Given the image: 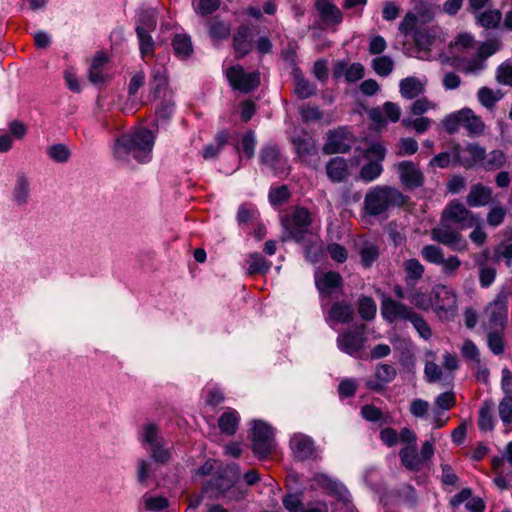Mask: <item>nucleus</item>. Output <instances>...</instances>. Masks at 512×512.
<instances>
[{
    "mask_svg": "<svg viewBox=\"0 0 512 512\" xmlns=\"http://www.w3.org/2000/svg\"><path fill=\"white\" fill-rule=\"evenodd\" d=\"M402 464L411 471H418L422 461L417 453L416 446L408 445L400 450L399 453Z\"/></svg>",
    "mask_w": 512,
    "mask_h": 512,
    "instance_id": "c9c22d12",
    "label": "nucleus"
},
{
    "mask_svg": "<svg viewBox=\"0 0 512 512\" xmlns=\"http://www.w3.org/2000/svg\"><path fill=\"white\" fill-rule=\"evenodd\" d=\"M329 318L338 323H349L353 320V307L344 301L335 302L329 310Z\"/></svg>",
    "mask_w": 512,
    "mask_h": 512,
    "instance_id": "72a5a7b5",
    "label": "nucleus"
},
{
    "mask_svg": "<svg viewBox=\"0 0 512 512\" xmlns=\"http://www.w3.org/2000/svg\"><path fill=\"white\" fill-rule=\"evenodd\" d=\"M343 282L342 276L335 271L317 274L315 276V284L321 294L331 295L335 289L341 287Z\"/></svg>",
    "mask_w": 512,
    "mask_h": 512,
    "instance_id": "412c9836",
    "label": "nucleus"
},
{
    "mask_svg": "<svg viewBox=\"0 0 512 512\" xmlns=\"http://www.w3.org/2000/svg\"><path fill=\"white\" fill-rule=\"evenodd\" d=\"M403 269L405 272V283L410 288H414L425 272V267L416 258L405 260L403 262Z\"/></svg>",
    "mask_w": 512,
    "mask_h": 512,
    "instance_id": "cd10ccee",
    "label": "nucleus"
},
{
    "mask_svg": "<svg viewBox=\"0 0 512 512\" xmlns=\"http://www.w3.org/2000/svg\"><path fill=\"white\" fill-rule=\"evenodd\" d=\"M396 167L400 180L407 189L413 190L424 184L422 171L412 161H402Z\"/></svg>",
    "mask_w": 512,
    "mask_h": 512,
    "instance_id": "2eb2a0df",
    "label": "nucleus"
},
{
    "mask_svg": "<svg viewBox=\"0 0 512 512\" xmlns=\"http://www.w3.org/2000/svg\"><path fill=\"white\" fill-rule=\"evenodd\" d=\"M149 86L150 97L153 100L172 96V93L168 90V70L165 66L155 65L152 68Z\"/></svg>",
    "mask_w": 512,
    "mask_h": 512,
    "instance_id": "f8f14e48",
    "label": "nucleus"
},
{
    "mask_svg": "<svg viewBox=\"0 0 512 512\" xmlns=\"http://www.w3.org/2000/svg\"><path fill=\"white\" fill-rule=\"evenodd\" d=\"M400 94L406 99H414L421 95L425 90V84L417 77L411 76L404 78L399 84Z\"/></svg>",
    "mask_w": 512,
    "mask_h": 512,
    "instance_id": "c756f323",
    "label": "nucleus"
},
{
    "mask_svg": "<svg viewBox=\"0 0 512 512\" xmlns=\"http://www.w3.org/2000/svg\"><path fill=\"white\" fill-rule=\"evenodd\" d=\"M202 396L205 403L215 407L224 401V392L216 383H207L202 390Z\"/></svg>",
    "mask_w": 512,
    "mask_h": 512,
    "instance_id": "ea45409f",
    "label": "nucleus"
},
{
    "mask_svg": "<svg viewBox=\"0 0 512 512\" xmlns=\"http://www.w3.org/2000/svg\"><path fill=\"white\" fill-rule=\"evenodd\" d=\"M478 215L467 209L464 204L452 201L441 214L443 221L448 223L457 224L459 229L463 230L466 228H472L477 222Z\"/></svg>",
    "mask_w": 512,
    "mask_h": 512,
    "instance_id": "0eeeda50",
    "label": "nucleus"
},
{
    "mask_svg": "<svg viewBox=\"0 0 512 512\" xmlns=\"http://www.w3.org/2000/svg\"><path fill=\"white\" fill-rule=\"evenodd\" d=\"M383 172L382 164L378 161L370 160L365 164L359 173V178L364 182H371L377 179Z\"/></svg>",
    "mask_w": 512,
    "mask_h": 512,
    "instance_id": "a18cd8bd",
    "label": "nucleus"
},
{
    "mask_svg": "<svg viewBox=\"0 0 512 512\" xmlns=\"http://www.w3.org/2000/svg\"><path fill=\"white\" fill-rule=\"evenodd\" d=\"M175 111V102L172 96L162 98L156 110V117L158 121H168Z\"/></svg>",
    "mask_w": 512,
    "mask_h": 512,
    "instance_id": "603ef678",
    "label": "nucleus"
},
{
    "mask_svg": "<svg viewBox=\"0 0 512 512\" xmlns=\"http://www.w3.org/2000/svg\"><path fill=\"white\" fill-rule=\"evenodd\" d=\"M274 428L264 421L258 420V459L266 458L276 452Z\"/></svg>",
    "mask_w": 512,
    "mask_h": 512,
    "instance_id": "4468645a",
    "label": "nucleus"
},
{
    "mask_svg": "<svg viewBox=\"0 0 512 512\" xmlns=\"http://www.w3.org/2000/svg\"><path fill=\"white\" fill-rule=\"evenodd\" d=\"M261 160L263 164L270 166L276 174H283L287 170L286 161L282 158L277 146L263 148Z\"/></svg>",
    "mask_w": 512,
    "mask_h": 512,
    "instance_id": "4be33fe9",
    "label": "nucleus"
},
{
    "mask_svg": "<svg viewBox=\"0 0 512 512\" xmlns=\"http://www.w3.org/2000/svg\"><path fill=\"white\" fill-rule=\"evenodd\" d=\"M420 254L426 262L435 265H439L445 257L443 249L437 245H425Z\"/></svg>",
    "mask_w": 512,
    "mask_h": 512,
    "instance_id": "de8ad7c7",
    "label": "nucleus"
},
{
    "mask_svg": "<svg viewBox=\"0 0 512 512\" xmlns=\"http://www.w3.org/2000/svg\"><path fill=\"white\" fill-rule=\"evenodd\" d=\"M355 139L346 127L328 130L322 152L326 155L343 154L351 150Z\"/></svg>",
    "mask_w": 512,
    "mask_h": 512,
    "instance_id": "423d86ee",
    "label": "nucleus"
},
{
    "mask_svg": "<svg viewBox=\"0 0 512 512\" xmlns=\"http://www.w3.org/2000/svg\"><path fill=\"white\" fill-rule=\"evenodd\" d=\"M151 459L160 465H166L172 459V452L166 446L165 439L147 449Z\"/></svg>",
    "mask_w": 512,
    "mask_h": 512,
    "instance_id": "a19ab883",
    "label": "nucleus"
},
{
    "mask_svg": "<svg viewBox=\"0 0 512 512\" xmlns=\"http://www.w3.org/2000/svg\"><path fill=\"white\" fill-rule=\"evenodd\" d=\"M506 163V155L501 150H493L489 153L488 159L484 163V168L488 171L497 170Z\"/></svg>",
    "mask_w": 512,
    "mask_h": 512,
    "instance_id": "680f3d73",
    "label": "nucleus"
},
{
    "mask_svg": "<svg viewBox=\"0 0 512 512\" xmlns=\"http://www.w3.org/2000/svg\"><path fill=\"white\" fill-rule=\"evenodd\" d=\"M155 134L147 128H137L129 133L120 135L113 145V155L116 159L140 164L151 161L155 143Z\"/></svg>",
    "mask_w": 512,
    "mask_h": 512,
    "instance_id": "f257e3e1",
    "label": "nucleus"
},
{
    "mask_svg": "<svg viewBox=\"0 0 512 512\" xmlns=\"http://www.w3.org/2000/svg\"><path fill=\"white\" fill-rule=\"evenodd\" d=\"M143 502L145 508L152 512H160L166 509L169 505L168 499L164 496H149L145 494L143 496Z\"/></svg>",
    "mask_w": 512,
    "mask_h": 512,
    "instance_id": "13d9d810",
    "label": "nucleus"
},
{
    "mask_svg": "<svg viewBox=\"0 0 512 512\" xmlns=\"http://www.w3.org/2000/svg\"><path fill=\"white\" fill-rule=\"evenodd\" d=\"M509 292L501 290L490 303L485 313L488 316L489 324L493 327L503 328L507 322V301Z\"/></svg>",
    "mask_w": 512,
    "mask_h": 512,
    "instance_id": "9d476101",
    "label": "nucleus"
},
{
    "mask_svg": "<svg viewBox=\"0 0 512 512\" xmlns=\"http://www.w3.org/2000/svg\"><path fill=\"white\" fill-rule=\"evenodd\" d=\"M507 215V209L499 204L491 207L489 212L487 213L486 221L491 227L500 226Z\"/></svg>",
    "mask_w": 512,
    "mask_h": 512,
    "instance_id": "4d7b16f0",
    "label": "nucleus"
},
{
    "mask_svg": "<svg viewBox=\"0 0 512 512\" xmlns=\"http://www.w3.org/2000/svg\"><path fill=\"white\" fill-rule=\"evenodd\" d=\"M293 143L297 154L302 158L317 153L316 146L311 138H294Z\"/></svg>",
    "mask_w": 512,
    "mask_h": 512,
    "instance_id": "864d4df0",
    "label": "nucleus"
},
{
    "mask_svg": "<svg viewBox=\"0 0 512 512\" xmlns=\"http://www.w3.org/2000/svg\"><path fill=\"white\" fill-rule=\"evenodd\" d=\"M479 102L487 109L492 110L496 103L502 99L503 93L500 90H492L489 87H482L478 90Z\"/></svg>",
    "mask_w": 512,
    "mask_h": 512,
    "instance_id": "37998d69",
    "label": "nucleus"
},
{
    "mask_svg": "<svg viewBox=\"0 0 512 512\" xmlns=\"http://www.w3.org/2000/svg\"><path fill=\"white\" fill-rule=\"evenodd\" d=\"M476 21L479 25L486 29H495L498 28L501 19L502 13L498 9H490L481 13H477Z\"/></svg>",
    "mask_w": 512,
    "mask_h": 512,
    "instance_id": "58836bf2",
    "label": "nucleus"
},
{
    "mask_svg": "<svg viewBox=\"0 0 512 512\" xmlns=\"http://www.w3.org/2000/svg\"><path fill=\"white\" fill-rule=\"evenodd\" d=\"M46 153L56 163H66L71 157V150L62 143L53 144L47 147Z\"/></svg>",
    "mask_w": 512,
    "mask_h": 512,
    "instance_id": "c03bdc74",
    "label": "nucleus"
},
{
    "mask_svg": "<svg viewBox=\"0 0 512 512\" xmlns=\"http://www.w3.org/2000/svg\"><path fill=\"white\" fill-rule=\"evenodd\" d=\"M456 404V397L454 392L447 391L438 395L435 399V410L436 415H440V410L447 411Z\"/></svg>",
    "mask_w": 512,
    "mask_h": 512,
    "instance_id": "5fc2aeb1",
    "label": "nucleus"
},
{
    "mask_svg": "<svg viewBox=\"0 0 512 512\" xmlns=\"http://www.w3.org/2000/svg\"><path fill=\"white\" fill-rule=\"evenodd\" d=\"M138 440L141 445L148 449L164 440L159 427L152 422L144 423L138 431Z\"/></svg>",
    "mask_w": 512,
    "mask_h": 512,
    "instance_id": "393cba45",
    "label": "nucleus"
},
{
    "mask_svg": "<svg viewBox=\"0 0 512 512\" xmlns=\"http://www.w3.org/2000/svg\"><path fill=\"white\" fill-rule=\"evenodd\" d=\"M254 131L248 130L247 132L237 135L233 139V145L237 153L245 156L247 159H252L254 155Z\"/></svg>",
    "mask_w": 512,
    "mask_h": 512,
    "instance_id": "7c9ffc66",
    "label": "nucleus"
},
{
    "mask_svg": "<svg viewBox=\"0 0 512 512\" xmlns=\"http://www.w3.org/2000/svg\"><path fill=\"white\" fill-rule=\"evenodd\" d=\"M315 481L336 495L343 496L347 492L342 483L333 480L326 474H317L315 476Z\"/></svg>",
    "mask_w": 512,
    "mask_h": 512,
    "instance_id": "8fccbe9b",
    "label": "nucleus"
},
{
    "mask_svg": "<svg viewBox=\"0 0 512 512\" xmlns=\"http://www.w3.org/2000/svg\"><path fill=\"white\" fill-rule=\"evenodd\" d=\"M208 35L213 43L228 39L231 33L230 25L217 17L207 22Z\"/></svg>",
    "mask_w": 512,
    "mask_h": 512,
    "instance_id": "473e14b6",
    "label": "nucleus"
},
{
    "mask_svg": "<svg viewBox=\"0 0 512 512\" xmlns=\"http://www.w3.org/2000/svg\"><path fill=\"white\" fill-rule=\"evenodd\" d=\"M461 116L462 126L465 127L470 134L480 135L483 133L485 124L471 109H462Z\"/></svg>",
    "mask_w": 512,
    "mask_h": 512,
    "instance_id": "f704fd0d",
    "label": "nucleus"
},
{
    "mask_svg": "<svg viewBox=\"0 0 512 512\" xmlns=\"http://www.w3.org/2000/svg\"><path fill=\"white\" fill-rule=\"evenodd\" d=\"M410 322L413 324L420 337L425 340H429L431 338L432 330L428 323L419 314L415 312V314L410 319Z\"/></svg>",
    "mask_w": 512,
    "mask_h": 512,
    "instance_id": "774afa93",
    "label": "nucleus"
},
{
    "mask_svg": "<svg viewBox=\"0 0 512 512\" xmlns=\"http://www.w3.org/2000/svg\"><path fill=\"white\" fill-rule=\"evenodd\" d=\"M381 314L389 323H393L398 319L408 320L415 314L414 310L396 300L386 298L381 303Z\"/></svg>",
    "mask_w": 512,
    "mask_h": 512,
    "instance_id": "ddd939ff",
    "label": "nucleus"
},
{
    "mask_svg": "<svg viewBox=\"0 0 512 512\" xmlns=\"http://www.w3.org/2000/svg\"><path fill=\"white\" fill-rule=\"evenodd\" d=\"M431 299L437 311H454L457 307L456 294L445 285H436L432 289Z\"/></svg>",
    "mask_w": 512,
    "mask_h": 512,
    "instance_id": "dca6fc26",
    "label": "nucleus"
},
{
    "mask_svg": "<svg viewBox=\"0 0 512 512\" xmlns=\"http://www.w3.org/2000/svg\"><path fill=\"white\" fill-rule=\"evenodd\" d=\"M316 8L321 19L327 24H339L342 21L340 9L330 0H317Z\"/></svg>",
    "mask_w": 512,
    "mask_h": 512,
    "instance_id": "c85d7f7f",
    "label": "nucleus"
},
{
    "mask_svg": "<svg viewBox=\"0 0 512 512\" xmlns=\"http://www.w3.org/2000/svg\"><path fill=\"white\" fill-rule=\"evenodd\" d=\"M252 31L248 26H240L234 35L233 44L237 57H244L252 49Z\"/></svg>",
    "mask_w": 512,
    "mask_h": 512,
    "instance_id": "bb28decb",
    "label": "nucleus"
},
{
    "mask_svg": "<svg viewBox=\"0 0 512 512\" xmlns=\"http://www.w3.org/2000/svg\"><path fill=\"white\" fill-rule=\"evenodd\" d=\"M485 158V148L476 143L468 144L465 148H461L460 145L453 148V162L464 168H472Z\"/></svg>",
    "mask_w": 512,
    "mask_h": 512,
    "instance_id": "1a4fd4ad",
    "label": "nucleus"
},
{
    "mask_svg": "<svg viewBox=\"0 0 512 512\" xmlns=\"http://www.w3.org/2000/svg\"><path fill=\"white\" fill-rule=\"evenodd\" d=\"M494 402L485 400L479 411L478 426L482 431H491L494 428L493 418Z\"/></svg>",
    "mask_w": 512,
    "mask_h": 512,
    "instance_id": "4c0bfd02",
    "label": "nucleus"
},
{
    "mask_svg": "<svg viewBox=\"0 0 512 512\" xmlns=\"http://www.w3.org/2000/svg\"><path fill=\"white\" fill-rule=\"evenodd\" d=\"M290 198V191L286 185L272 188L269 192V200L273 205H281Z\"/></svg>",
    "mask_w": 512,
    "mask_h": 512,
    "instance_id": "69168bd1",
    "label": "nucleus"
},
{
    "mask_svg": "<svg viewBox=\"0 0 512 512\" xmlns=\"http://www.w3.org/2000/svg\"><path fill=\"white\" fill-rule=\"evenodd\" d=\"M430 234L433 241L447 246L452 251L465 252L468 249V242L462 234L442 218L440 223L431 229Z\"/></svg>",
    "mask_w": 512,
    "mask_h": 512,
    "instance_id": "20e7f679",
    "label": "nucleus"
},
{
    "mask_svg": "<svg viewBox=\"0 0 512 512\" xmlns=\"http://www.w3.org/2000/svg\"><path fill=\"white\" fill-rule=\"evenodd\" d=\"M492 199V189L481 183L472 185L469 194L466 197V203L470 207H480L487 205Z\"/></svg>",
    "mask_w": 512,
    "mask_h": 512,
    "instance_id": "5701e85b",
    "label": "nucleus"
},
{
    "mask_svg": "<svg viewBox=\"0 0 512 512\" xmlns=\"http://www.w3.org/2000/svg\"><path fill=\"white\" fill-rule=\"evenodd\" d=\"M366 337L359 328L347 329L337 337V347L351 356L360 352L365 344Z\"/></svg>",
    "mask_w": 512,
    "mask_h": 512,
    "instance_id": "9b49d317",
    "label": "nucleus"
},
{
    "mask_svg": "<svg viewBox=\"0 0 512 512\" xmlns=\"http://www.w3.org/2000/svg\"><path fill=\"white\" fill-rule=\"evenodd\" d=\"M311 223V213L304 207H296L282 217L283 227L296 240L303 238Z\"/></svg>",
    "mask_w": 512,
    "mask_h": 512,
    "instance_id": "39448f33",
    "label": "nucleus"
},
{
    "mask_svg": "<svg viewBox=\"0 0 512 512\" xmlns=\"http://www.w3.org/2000/svg\"><path fill=\"white\" fill-rule=\"evenodd\" d=\"M487 344L489 349L495 355H502L505 350L503 336L498 331H491L487 336Z\"/></svg>",
    "mask_w": 512,
    "mask_h": 512,
    "instance_id": "e2e57ef3",
    "label": "nucleus"
},
{
    "mask_svg": "<svg viewBox=\"0 0 512 512\" xmlns=\"http://www.w3.org/2000/svg\"><path fill=\"white\" fill-rule=\"evenodd\" d=\"M239 478V466L236 463L226 464L217 469L214 476L203 486L202 492L210 498L224 497Z\"/></svg>",
    "mask_w": 512,
    "mask_h": 512,
    "instance_id": "7ed1b4c3",
    "label": "nucleus"
},
{
    "mask_svg": "<svg viewBox=\"0 0 512 512\" xmlns=\"http://www.w3.org/2000/svg\"><path fill=\"white\" fill-rule=\"evenodd\" d=\"M291 448L294 457L299 461L313 457L315 447L313 440L303 434H295L291 439Z\"/></svg>",
    "mask_w": 512,
    "mask_h": 512,
    "instance_id": "aec40b11",
    "label": "nucleus"
},
{
    "mask_svg": "<svg viewBox=\"0 0 512 512\" xmlns=\"http://www.w3.org/2000/svg\"><path fill=\"white\" fill-rule=\"evenodd\" d=\"M240 423L239 413L232 408H227L218 418L220 432L226 436H234Z\"/></svg>",
    "mask_w": 512,
    "mask_h": 512,
    "instance_id": "b1692460",
    "label": "nucleus"
},
{
    "mask_svg": "<svg viewBox=\"0 0 512 512\" xmlns=\"http://www.w3.org/2000/svg\"><path fill=\"white\" fill-rule=\"evenodd\" d=\"M405 201V196L398 189L378 185L368 190L363 204L367 215L379 216L392 207L402 206Z\"/></svg>",
    "mask_w": 512,
    "mask_h": 512,
    "instance_id": "f03ea898",
    "label": "nucleus"
},
{
    "mask_svg": "<svg viewBox=\"0 0 512 512\" xmlns=\"http://www.w3.org/2000/svg\"><path fill=\"white\" fill-rule=\"evenodd\" d=\"M326 173L333 182L343 181L348 174L347 161L342 157L332 158L326 165Z\"/></svg>",
    "mask_w": 512,
    "mask_h": 512,
    "instance_id": "2f4dec72",
    "label": "nucleus"
},
{
    "mask_svg": "<svg viewBox=\"0 0 512 512\" xmlns=\"http://www.w3.org/2000/svg\"><path fill=\"white\" fill-rule=\"evenodd\" d=\"M372 67L377 75L386 77L391 74L394 68V62L390 56L384 55L372 60Z\"/></svg>",
    "mask_w": 512,
    "mask_h": 512,
    "instance_id": "49530a36",
    "label": "nucleus"
},
{
    "mask_svg": "<svg viewBox=\"0 0 512 512\" xmlns=\"http://www.w3.org/2000/svg\"><path fill=\"white\" fill-rule=\"evenodd\" d=\"M358 312L365 320H371L376 314V304L371 297H361L358 303Z\"/></svg>",
    "mask_w": 512,
    "mask_h": 512,
    "instance_id": "052dcab7",
    "label": "nucleus"
},
{
    "mask_svg": "<svg viewBox=\"0 0 512 512\" xmlns=\"http://www.w3.org/2000/svg\"><path fill=\"white\" fill-rule=\"evenodd\" d=\"M152 459H139L137 461V480L146 483L154 474L155 468Z\"/></svg>",
    "mask_w": 512,
    "mask_h": 512,
    "instance_id": "3c124183",
    "label": "nucleus"
},
{
    "mask_svg": "<svg viewBox=\"0 0 512 512\" xmlns=\"http://www.w3.org/2000/svg\"><path fill=\"white\" fill-rule=\"evenodd\" d=\"M315 481L336 495L343 496L347 492L342 483L333 480L326 474H317L315 476Z\"/></svg>",
    "mask_w": 512,
    "mask_h": 512,
    "instance_id": "09e8293b",
    "label": "nucleus"
},
{
    "mask_svg": "<svg viewBox=\"0 0 512 512\" xmlns=\"http://www.w3.org/2000/svg\"><path fill=\"white\" fill-rule=\"evenodd\" d=\"M498 413L503 424H512V397H503L498 406Z\"/></svg>",
    "mask_w": 512,
    "mask_h": 512,
    "instance_id": "0e129e2a",
    "label": "nucleus"
},
{
    "mask_svg": "<svg viewBox=\"0 0 512 512\" xmlns=\"http://www.w3.org/2000/svg\"><path fill=\"white\" fill-rule=\"evenodd\" d=\"M175 55L180 59H187L193 52L191 38L186 34H176L172 40Z\"/></svg>",
    "mask_w": 512,
    "mask_h": 512,
    "instance_id": "e433bc0d",
    "label": "nucleus"
},
{
    "mask_svg": "<svg viewBox=\"0 0 512 512\" xmlns=\"http://www.w3.org/2000/svg\"><path fill=\"white\" fill-rule=\"evenodd\" d=\"M151 31L145 29L144 26H136V34L139 41V49L142 57L151 55L154 51V40L150 35Z\"/></svg>",
    "mask_w": 512,
    "mask_h": 512,
    "instance_id": "79ce46f5",
    "label": "nucleus"
},
{
    "mask_svg": "<svg viewBox=\"0 0 512 512\" xmlns=\"http://www.w3.org/2000/svg\"><path fill=\"white\" fill-rule=\"evenodd\" d=\"M295 92L297 93V95L300 98L306 99L316 93V87H315V85L310 83L305 78H303L299 75H296L295 76Z\"/></svg>",
    "mask_w": 512,
    "mask_h": 512,
    "instance_id": "6e6d98bb",
    "label": "nucleus"
},
{
    "mask_svg": "<svg viewBox=\"0 0 512 512\" xmlns=\"http://www.w3.org/2000/svg\"><path fill=\"white\" fill-rule=\"evenodd\" d=\"M226 77L235 91L249 93L256 88V71L246 72L240 65H234L226 70Z\"/></svg>",
    "mask_w": 512,
    "mask_h": 512,
    "instance_id": "6e6552de",
    "label": "nucleus"
},
{
    "mask_svg": "<svg viewBox=\"0 0 512 512\" xmlns=\"http://www.w3.org/2000/svg\"><path fill=\"white\" fill-rule=\"evenodd\" d=\"M397 375L396 369L389 364H378L375 369L374 379L366 381V387L370 390L380 392L385 385L392 382Z\"/></svg>",
    "mask_w": 512,
    "mask_h": 512,
    "instance_id": "a211bd4d",
    "label": "nucleus"
},
{
    "mask_svg": "<svg viewBox=\"0 0 512 512\" xmlns=\"http://www.w3.org/2000/svg\"><path fill=\"white\" fill-rule=\"evenodd\" d=\"M357 252L362 266L367 269L378 260L380 248L376 243L364 240L357 243Z\"/></svg>",
    "mask_w": 512,
    "mask_h": 512,
    "instance_id": "a878e982",
    "label": "nucleus"
},
{
    "mask_svg": "<svg viewBox=\"0 0 512 512\" xmlns=\"http://www.w3.org/2000/svg\"><path fill=\"white\" fill-rule=\"evenodd\" d=\"M254 208L252 204L243 203L238 207L236 222L241 233H246V242L256 238V228L253 225Z\"/></svg>",
    "mask_w": 512,
    "mask_h": 512,
    "instance_id": "f3484780",
    "label": "nucleus"
},
{
    "mask_svg": "<svg viewBox=\"0 0 512 512\" xmlns=\"http://www.w3.org/2000/svg\"><path fill=\"white\" fill-rule=\"evenodd\" d=\"M461 264V260L457 256L451 255L448 258L444 257L439 266H441L443 274L455 276Z\"/></svg>",
    "mask_w": 512,
    "mask_h": 512,
    "instance_id": "338daca9",
    "label": "nucleus"
},
{
    "mask_svg": "<svg viewBox=\"0 0 512 512\" xmlns=\"http://www.w3.org/2000/svg\"><path fill=\"white\" fill-rule=\"evenodd\" d=\"M412 291L407 295V299L416 307L428 310L432 307V299L428 297L424 292L411 288Z\"/></svg>",
    "mask_w": 512,
    "mask_h": 512,
    "instance_id": "bf43d9fd",
    "label": "nucleus"
},
{
    "mask_svg": "<svg viewBox=\"0 0 512 512\" xmlns=\"http://www.w3.org/2000/svg\"><path fill=\"white\" fill-rule=\"evenodd\" d=\"M31 198V185L28 177L18 173L11 192V200L17 207H26Z\"/></svg>",
    "mask_w": 512,
    "mask_h": 512,
    "instance_id": "6ab92c4d",
    "label": "nucleus"
}]
</instances>
